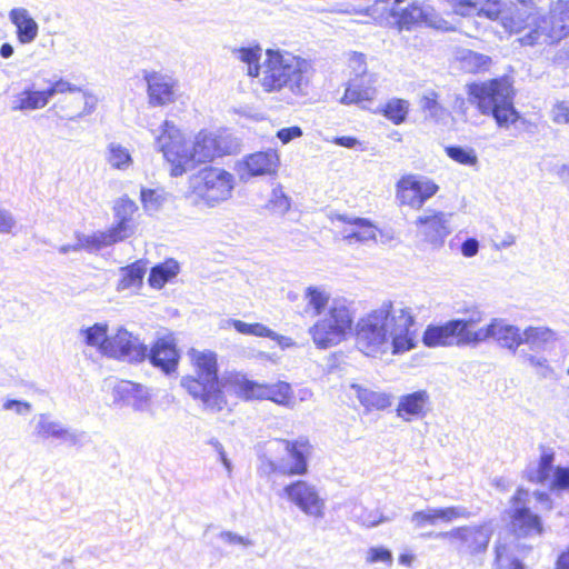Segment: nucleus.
I'll use <instances>...</instances> for the list:
<instances>
[{
    "label": "nucleus",
    "mask_w": 569,
    "mask_h": 569,
    "mask_svg": "<svg viewBox=\"0 0 569 569\" xmlns=\"http://www.w3.org/2000/svg\"><path fill=\"white\" fill-rule=\"evenodd\" d=\"M288 499L306 515L322 518L325 501L319 497L315 486L303 480L295 481L284 487Z\"/></svg>",
    "instance_id": "obj_15"
},
{
    "label": "nucleus",
    "mask_w": 569,
    "mask_h": 569,
    "mask_svg": "<svg viewBox=\"0 0 569 569\" xmlns=\"http://www.w3.org/2000/svg\"><path fill=\"white\" fill-rule=\"evenodd\" d=\"M76 238L78 240V247L80 250H87L90 252L98 251L103 247H108L121 241L117 238L111 229L93 234H77Z\"/></svg>",
    "instance_id": "obj_32"
},
{
    "label": "nucleus",
    "mask_w": 569,
    "mask_h": 569,
    "mask_svg": "<svg viewBox=\"0 0 569 569\" xmlns=\"http://www.w3.org/2000/svg\"><path fill=\"white\" fill-rule=\"evenodd\" d=\"M154 143L170 164L173 177L192 170L197 163L210 162L229 152L223 137L206 130L196 136L191 147L187 146L180 130L168 120L161 126V133L154 136Z\"/></svg>",
    "instance_id": "obj_2"
},
{
    "label": "nucleus",
    "mask_w": 569,
    "mask_h": 569,
    "mask_svg": "<svg viewBox=\"0 0 569 569\" xmlns=\"http://www.w3.org/2000/svg\"><path fill=\"white\" fill-rule=\"evenodd\" d=\"M81 93V100L83 101V109L74 114H64L66 118H68L69 120H77L83 116H88V114H91L94 110H96V107H97V98L89 93L88 91H84L82 89V92Z\"/></svg>",
    "instance_id": "obj_51"
},
{
    "label": "nucleus",
    "mask_w": 569,
    "mask_h": 569,
    "mask_svg": "<svg viewBox=\"0 0 569 569\" xmlns=\"http://www.w3.org/2000/svg\"><path fill=\"white\" fill-rule=\"evenodd\" d=\"M555 455L551 451H543L538 467L527 471L528 479L532 482L545 483L549 477L553 467Z\"/></svg>",
    "instance_id": "obj_36"
},
{
    "label": "nucleus",
    "mask_w": 569,
    "mask_h": 569,
    "mask_svg": "<svg viewBox=\"0 0 569 569\" xmlns=\"http://www.w3.org/2000/svg\"><path fill=\"white\" fill-rule=\"evenodd\" d=\"M141 202L146 210H158L161 206V196L152 189H141Z\"/></svg>",
    "instance_id": "obj_56"
},
{
    "label": "nucleus",
    "mask_w": 569,
    "mask_h": 569,
    "mask_svg": "<svg viewBox=\"0 0 569 569\" xmlns=\"http://www.w3.org/2000/svg\"><path fill=\"white\" fill-rule=\"evenodd\" d=\"M147 358L151 365L159 368L166 375L173 372L178 366L179 353L171 337H163L156 341Z\"/></svg>",
    "instance_id": "obj_21"
},
{
    "label": "nucleus",
    "mask_w": 569,
    "mask_h": 569,
    "mask_svg": "<svg viewBox=\"0 0 569 569\" xmlns=\"http://www.w3.org/2000/svg\"><path fill=\"white\" fill-rule=\"evenodd\" d=\"M238 397L244 400H271L278 405L287 406L292 396L291 386L288 382L279 381L272 385L258 383L241 375L230 378Z\"/></svg>",
    "instance_id": "obj_10"
},
{
    "label": "nucleus",
    "mask_w": 569,
    "mask_h": 569,
    "mask_svg": "<svg viewBox=\"0 0 569 569\" xmlns=\"http://www.w3.org/2000/svg\"><path fill=\"white\" fill-rule=\"evenodd\" d=\"M551 113L553 122L569 124V106L566 102H558L555 104Z\"/></svg>",
    "instance_id": "obj_61"
},
{
    "label": "nucleus",
    "mask_w": 569,
    "mask_h": 569,
    "mask_svg": "<svg viewBox=\"0 0 569 569\" xmlns=\"http://www.w3.org/2000/svg\"><path fill=\"white\" fill-rule=\"evenodd\" d=\"M476 338L481 342L492 338L501 348L508 349L513 355L522 345L520 328L498 318L492 319L485 327V331L478 333Z\"/></svg>",
    "instance_id": "obj_17"
},
{
    "label": "nucleus",
    "mask_w": 569,
    "mask_h": 569,
    "mask_svg": "<svg viewBox=\"0 0 569 569\" xmlns=\"http://www.w3.org/2000/svg\"><path fill=\"white\" fill-rule=\"evenodd\" d=\"M17 224L13 214L0 207V233H11Z\"/></svg>",
    "instance_id": "obj_59"
},
{
    "label": "nucleus",
    "mask_w": 569,
    "mask_h": 569,
    "mask_svg": "<svg viewBox=\"0 0 569 569\" xmlns=\"http://www.w3.org/2000/svg\"><path fill=\"white\" fill-rule=\"evenodd\" d=\"M493 530L489 523L456 527L435 536L448 540L461 556L477 557L486 553Z\"/></svg>",
    "instance_id": "obj_9"
},
{
    "label": "nucleus",
    "mask_w": 569,
    "mask_h": 569,
    "mask_svg": "<svg viewBox=\"0 0 569 569\" xmlns=\"http://www.w3.org/2000/svg\"><path fill=\"white\" fill-rule=\"evenodd\" d=\"M429 403V395L426 390H418L400 398L397 413L399 417L410 420V417L425 415V408Z\"/></svg>",
    "instance_id": "obj_27"
},
{
    "label": "nucleus",
    "mask_w": 569,
    "mask_h": 569,
    "mask_svg": "<svg viewBox=\"0 0 569 569\" xmlns=\"http://www.w3.org/2000/svg\"><path fill=\"white\" fill-rule=\"evenodd\" d=\"M410 521L416 529H421L426 526H435L440 521L438 508H427L425 510L415 511Z\"/></svg>",
    "instance_id": "obj_44"
},
{
    "label": "nucleus",
    "mask_w": 569,
    "mask_h": 569,
    "mask_svg": "<svg viewBox=\"0 0 569 569\" xmlns=\"http://www.w3.org/2000/svg\"><path fill=\"white\" fill-rule=\"evenodd\" d=\"M356 397L367 410H385L391 405V397L388 393L371 390L359 385H352Z\"/></svg>",
    "instance_id": "obj_31"
},
{
    "label": "nucleus",
    "mask_w": 569,
    "mask_h": 569,
    "mask_svg": "<svg viewBox=\"0 0 569 569\" xmlns=\"http://www.w3.org/2000/svg\"><path fill=\"white\" fill-rule=\"evenodd\" d=\"M271 445L282 446L283 450L289 455L291 462H284L281 469L283 476H302L308 472V458L311 455L312 446L307 438H298L296 440H274Z\"/></svg>",
    "instance_id": "obj_16"
},
{
    "label": "nucleus",
    "mask_w": 569,
    "mask_h": 569,
    "mask_svg": "<svg viewBox=\"0 0 569 569\" xmlns=\"http://www.w3.org/2000/svg\"><path fill=\"white\" fill-rule=\"evenodd\" d=\"M415 318L409 309L386 301L356 325L357 348L366 355L402 353L416 347Z\"/></svg>",
    "instance_id": "obj_1"
},
{
    "label": "nucleus",
    "mask_w": 569,
    "mask_h": 569,
    "mask_svg": "<svg viewBox=\"0 0 569 569\" xmlns=\"http://www.w3.org/2000/svg\"><path fill=\"white\" fill-rule=\"evenodd\" d=\"M34 435L43 440L57 439L77 446L84 432L70 429L60 421L52 420L48 413H40L36 417Z\"/></svg>",
    "instance_id": "obj_19"
},
{
    "label": "nucleus",
    "mask_w": 569,
    "mask_h": 569,
    "mask_svg": "<svg viewBox=\"0 0 569 569\" xmlns=\"http://www.w3.org/2000/svg\"><path fill=\"white\" fill-rule=\"evenodd\" d=\"M104 356L128 362H140L147 358V346L124 328L110 336Z\"/></svg>",
    "instance_id": "obj_12"
},
{
    "label": "nucleus",
    "mask_w": 569,
    "mask_h": 569,
    "mask_svg": "<svg viewBox=\"0 0 569 569\" xmlns=\"http://www.w3.org/2000/svg\"><path fill=\"white\" fill-rule=\"evenodd\" d=\"M279 166L277 151H260L248 156L244 160V167L249 176H264L274 173Z\"/></svg>",
    "instance_id": "obj_26"
},
{
    "label": "nucleus",
    "mask_w": 569,
    "mask_h": 569,
    "mask_svg": "<svg viewBox=\"0 0 569 569\" xmlns=\"http://www.w3.org/2000/svg\"><path fill=\"white\" fill-rule=\"evenodd\" d=\"M261 71L262 86L268 90L288 88L297 94H307L312 69L310 63L291 53L267 50Z\"/></svg>",
    "instance_id": "obj_4"
},
{
    "label": "nucleus",
    "mask_w": 569,
    "mask_h": 569,
    "mask_svg": "<svg viewBox=\"0 0 569 569\" xmlns=\"http://www.w3.org/2000/svg\"><path fill=\"white\" fill-rule=\"evenodd\" d=\"M9 20L17 29L16 33L20 43H31L38 37L39 26L26 8L11 9Z\"/></svg>",
    "instance_id": "obj_24"
},
{
    "label": "nucleus",
    "mask_w": 569,
    "mask_h": 569,
    "mask_svg": "<svg viewBox=\"0 0 569 569\" xmlns=\"http://www.w3.org/2000/svg\"><path fill=\"white\" fill-rule=\"evenodd\" d=\"M193 361L196 376L182 378L181 386L194 399H200L207 408L222 410L226 401L218 379L216 353L197 352L193 355Z\"/></svg>",
    "instance_id": "obj_5"
},
{
    "label": "nucleus",
    "mask_w": 569,
    "mask_h": 569,
    "mask_svg": "<svg viewBox=\"0 0 569 569\" xmlns=\"http://www.w3.org/2000/svg\"><path fill=\"white\" fill-rule=\"evenodd\" d=\"M2 409L12 410L19 416H24L32 411V405L23 400L7 399L2 405Z\"/></svg>",
    "instance_id": "obj_58"
},
{
    "label": "nucleus",
    "mask_w": 569,
    "mask_h": 569,
    "mask_svg": "<svg viewBox=\"0 0 569 569\" xmlns=\"http://www.w3.org/2000/svg\"><path fill=\"white\" fill-rule=\"evenodd\" d=\"M383 112L389 120L399 124L406 120L408 103L401 99H393L386 104Z\"/></svg>",
    "instance_id": "obj_46"
},
{
    "label": "nucleus",
    "mask_w": 569,
    "mask_h": 569,
    "mask_svg": "<svg viewBox=\"0 0 569 569\" xmlns=\"http://www.w3.org/2000/svg\"><path fill=\"white\" fill-rule=\"evenodd\" d=\"M438 189L439 187L427 178L407 176L397 183V199L401 204L420 209Z\"/></svg>",
    "instance_id": "obj_13"
},
{
    "label": "nucleus",
    "mask_w": 569,
    "mask_h": 569,
    "mask_svg": "<svg viewBox=\"0 0 569 569\" xmlns=\"http://www.w3.org/2000/svg\"><path fill=\"white\" fill-rule=\"evenodd\" d=\"M258 473L260 476H270L272 473H280L281 469L284 468V462L277 463L266 455L259 456Z\"/></svg>",
    "instance_id": "obj_54"
},
{
    "label": "nucleus",
    "mask_w": 569,
    "mask_h": 569,
    "mask_svg": "<svg viewBox=\"0 0 569 569\" xmlns=\"http://www.w3.org/2000/svg\"><path fill=\"white\" fill-rule=\"evenodd\" d=\"M231 323L233 328L242 335L266 337L271 339H274L277 336L274 331L262 323H247L241 320H232Z\"/></svg>",
    "instance_id": "obj_41"
},
{
    "label": "nucleus",
    "mask_w": 569,
    "mask_h": 569,
    "mask_svg": "<svg viewBox=\"0 0 569 569\" xmlns=\"http://www.w3.org/2000/svg\"><path fill=\"white\" fill-rule=\"evenodd\" d=\"M551 490H569V467H556L550 485Z\"/></svg>",
    "instance_id": "obj_52"
},
{
    "label": "nucleus",
    "mask_w": 569,
    "mask_h": 569,
    "mask_svg": "<svg viewBox=\"0 0 569 569\" xmlns=\"http://www.w3.org/2000/svg\"><path fill=\"white\" fill-rule=\"evenodd\" d=\"M569 3L558 11L553 9L550 16L543 17L537 23L536 28L530 29L522 38L525 44L533 46L536 43H553L560 41L569 34Z\"/></svg>",
    "instance_id": "obj_11"
},
{
    "label": "nucleus",
    "mask_w": 569,
    "mask_h": 569,
    "mask_svg": "<svg viewBox=\"0 0 569 569\" xmlns=\"http://www.w3.org/2000/svg\"><path fill=\"white\" fill-rule=\"evenodd\" d=\"M468 94L478 110L485 116H491L499 128H508L520 117L513 104V83L507 76L471 83Z\"/></svg>",
    "instance_id": "obj_3"
},
{
    "label": "nucleus",
    "mask_w": 569,
    "mask_h": 569,
    "mask_svg": "<svg viewBox=\"0 0 569 569\" xmlns=\"http://www.w3.org/2000/svg\"><path fill=\"white\" fill-rule=\"evenodd\" d=\"M483 320V312L472 309L467 317L452 319L440 326H428L423 332L422 341L427 347L438 346H477L481 342L476 336L485 331V327L476 329Z\"/></svg>",
    "instance_id": "obj_6"
},
{
    "label": "nucleus",
    "mask_w": 569,
    "mask_h": 569,
    "mask_svg": "<svg viewBox=\"0 0 569 569\" xmlns=\"http://www.w3.org/2000/svg\"><path fill=\"white\" fill-rule=\"evenodd\" d=\"M146 268L139 262L122 269V278L119 280L118 290L137 288L142 284Z\"/></svg>",
    "instance_id": "obj_37"
},
{
    "label": "nucleus",
    "mask_w": 569,
    "mask_h": 569,
    "mask_svg": "<svg viewBox=\"0 0 569 569\" xmlns=\"http://www.w3.org/2000/svg\"><path fill=\"white\" fill-rule=\"evenodd\" d=\"M455 3L456 12L462 16L471 14V10L478 9L480 0H451Z\"/></svg>",
    "instance_id": "obj_63"
},
{
    "label": "nucleus",
    "mask_w": 569,
    "mask_h": 569,
    "mask_svg": "<svg viewBox=\"0 0 569 569\" xmlns=\"http://www.w3.org/2000/svg\"><path fill=\"white\" fill-rule=\"evenodd\" d=\"M375 82L376 78L373 74L362 78H350L341 102L360 103L373 100L376 96Z\"/></svg>",
    "instance_id": "obj_25"
},
{
    "label": "nucleus",
    "mask_w": 569,
    "mask_h": 569,
    "mask_svg": "<svg viewBox=\"0 0 569 569\" xmlns=\"http://www.w3.org/2000/svg\"><path fill=\"white\" fill-rule=\"evenodd\" d=\"M149 101L152 106H164L174 100L173 81L171 78L153 72L146 76Z\"/></svg>",
    "instance_id": "obj_23"
},
{
    "label": "nucleus",
    "mask_w": 569,
    "mask_h": 569,
    "mask_svg": "<svg viewBox=\"0 0 569 569\" xmlns=\"http://www.w3.org/2000/svg\"><path fill=\"white\" fill-rule=\"evenodd\" d=\"M302 136V130L298 126L282 128L277 132V137L283 144L289 143L291 140Z\"/></svg>",
    "instance_id": "obj_62"
},
{
    "label": "nucleus",
    "mask_w": 569,
    "mask_h": 569,
    "mask_svg": "<svg viewBox=\"0 0 569 569\" xmlns=\"http://www.w3.org/2000/svg\"><path fill=\"white\" fill-rule=\"evenodd\" d=\"M471 13H477L479 17H486L490 20H498L502 13L501 0H480L478 9L471 10Z\"/></svg>",
    "instance_id": "obj_47"
},
{
    "label": "nucleus",
    "mask_w": 569,
    "mask_h": 569,
    "mask_svg": "<svg viewBox=\"0 0 569 569\" xmlns=\"http://www.w3.org/2000/svg\"><path fill=\"white\" fill-rule=\"evenodd\" d=\"M49 97L46 90L24 89L16 94L12 103V111H30L46 107L49 102Z\"/></svg>",
    "instance_id": "obj_28"
},
{
    "label": "nucleus",
    "mask_w": 569,
    "mask_h": 569,
    "mask_svg": "<svg viewBox=\"0 0 569 569\" xmlns=\"http://www.w3.org/2000/svg\"><path fill=\"white\" fill-rule=\"evenodd\" d=\"M339 221L350 224V231H346L345 239L357 242H363L375 238V231L371 223L363 218H349L345 214L337 217Z\"/></svg>",
    "instance_id": "obj_30"
},
{
    "label": "nucleus",
    "mask_w": 569,
    "mask_h": 569,
    "mask_svg": "<svg viewBox=\"0 0 569 569\" xmlns=\"http://www.w3.org/2000/svg\"><path fill=\"white\" fill-rule=\"evenodd\" d=\"M421 108L428 112V116L435 120L441 119L446 114L445 108L437 101V93L431 92L421 99Z\"/></svg>",
    "instance_id": "obj_49"
},
{
    "label": "nucleus",
    "mask_w": 569,
    "mask_h": 569,
    "mask_svg": "<svg viewBox=\"0 0 569 569\" xmlns=\"http://www.w3.org/2000/svg\"><path fill=\"white\" fill-rule=\"evenodd\" d=\"M392 16H398V24L400 29L410 30L417 24L423 22L426 16L423 10L418 6H410L403 9L400 13L392 10Z\"/></svg>",
    "instance_id": "obj_38"
},
{
    "label": "nucleus",
    "mask_w": 569,
    "mask_h": 569,
    "mask_svg": "<svg viewBox=\"0 0 569 569\" xmlns=\"http://www.w3.org/2000/svg\"><path fill=\"white\" fill-rule=\"evenodd\" d=\"M188 184L189 197L194 202L216 207L231 197L234 178L224 169L207 166L190 176Z\"/></svg>",
    "instance_id": "obj_7"
},
{
    "label": "nucleus",
    "mask_w": 569,
    "mask_h": 569,
    "mask_svg": "<svg viewBox=\"0 0 569 569\" xmlns=\"http://www.w3.org/2000/svg\"><path fill=\"white\" fill-rule=\"evenodd\" d=\"M440 521L449 523L457 519H469L471 512L462 506H451L446 508H438Z\"/></svg>",
    "instance_id": "obj_48"
},
{
    "label": "nucleus",
    "mask_w": 569,
    "mask_h": 569,
    "mask_svg": "<svg viewBox=\"0 0 569 569\" xmlns=\"http://www.w3.org/2000/svg\"><path fill=\"white\" fill-rule=\"evenodd\" d=\"M367 561L370 563L375 562H392V553L389 549L383 547H372L368 550Z\"/></svg>",
    "instance_id": "obj_57"
},
{
    "label": "nucleus",
    "mask_w": 569,
    "mask_h": 569,
    "mask_svg": "<svg viewBox=\"0 0 569 569\" xmlns=\"http://www.w3.org/2000/svg\"><path fill=\"white\" fill-rule=\"evenodd\" d=\"M463 67L469 72L485 71L491 64V58L489 56L468 50L461 57Z\"/></svg>",
    "instance_id": "obj_39"
},
{
    "label": "nucleus",
    "mask_w": 569,
    "mask_h": 569,
    "mask_svg": "<svg viewBox=\"0 0 569 569\" xmlns=\"http://www.w3.org/2000/svg\"><path fill=\"white\" fill-rule=\"evenodd\" d=\"M80 335L84 342L90 347H96L102 355L108 348L110 336L108 335L107 323H94L91 327L82 328Z\"/></svg>",
    "instance_id": "obj_35"
},
{
    "label": "nucleus",
    "mask_w": 569,
    "mask_h": 569,
    "mask_svg": "<svg viewBox=\"0 0 569 569\" xmlns=\"http://www.w3.org/2000/svg\"><path fill=\"white\" fill-rule=\"evenodd\" d=\"M108 161L116 169H126L131 163V156L122 146L110 143Z\"/></svg>",
    "instance_id": "obj_45"
},
{
    "label": "nucleus",
    "mask_w": 569,
    "mask_h": 569,
    "mask_svg": "<svg viewBox=\"0 0 569 569\" xmlns=\"http://www.w3.org/2000/svg\"><path fill=\"white\" fill-rule=\"evenodd\" d=\"M528 491L518 489L512 497V516L511 527L518 537L539 536L542 532V523L540 517L525 506Z\"/></svg>",
    "instance_id": "obj_14"
},
{
    "label": "nucleus",
    "mask_w": 569,
    "mask_h": 569,
    "mask_svg": "<svg viewBox=\"0 0 569 569\" xmlns=\"http://www.w3.org/2000/svg\"><path fill=\"white\" fill-rule=\"evenodd\" d=\"M47 96L49 97V100L53 98L56 94L59 93H74V92H82V88L78 87L76 84H72L68 80L63 78H59L58 80L53 81L52 84L46 89Z\"/></svg>",
    "instance_id": "obj_50"
},
{
    "label": "nucleus",
    "mask_w": 569,
    "mask_h": 569,
    "mask_svg": "<svg viewBox=\"0 0 569 569\" xmlns=\"http://www.w3.org/2000/svg\"><path fill=\"white\" fill-rule=\"evenodd\" d=\"M260 56V48H242L239 50V59L248 64V73L251 77H259L261 74L262 67L259 64Z\"/></svg>",
    "instance_id": "obj_43"
},
{
    "label": "nucleus",
    "mask_w": 569,
    "mask_h": 569,
    "mask_svg": "<svg viewBox=\"0 0 569 569\" xmlns=\"http://www.w3.org/2000/svg\"><path fill=\"white\" fill-rule=\"evenodd\" d=\"M361 512L359 515H356L358 520L362 526H366L368 528H372L378 526L381 522L389 521L388 518H385L381 512L378 510L375 511H367L365 509L360 510Z\"/></svg>",
    "instance_id": "obj_55"
},
{
    "label": "nucleus",
    "mask_w": 569,
    "mask_h": 569,
    "mask_svg": "<svg viewBox=\"0 0 569 569\" xmlns=\"http://www.w3.org/2000/svg\"><path fill=\"white\" fill-rule=\"evenodd\" d=\"M113 401L131 407L133 411L146 412L151 407V395L144 386L122 380L113 388Z\"/></svg>",
    "instance_id": "obj_18"
},
{
    "label": "nucleus",
    "mask_w": 569,
    "mask_h": 569,
    "mask_svg": "<svg viewBox=\"0 0 569 569\" xmlns=\"http://www.w3.org/2000/svg\"><path fill=\"white\" fill-rule=\"evenodd\" d=\"M219 538L228 545H242L244 547L253 546V542L250 539L232 531H221L219 533Z\"/></svg>",
    "instance_id": "obj_60"
},
{
    "label": "nucleus",
    "mask_w": 569,
    "mask_h": 569,
    "mask_svg": "<svg viewBox=\"0 0 569 569\" xmlns=\"http://www.w3.org/2000/svg\"><path fill=\"white\" fill-rule=\"evenodd\" d=\"M520 357L523 358L531 367L540 368L546 371H551L548 360L545 357H538L536 355H530L525 351L520 353Z\"/></svg>",
    "instance_id": "obj_64"
},
{
    "label": "nucleus",
    "mask_w": 569,
    "mask_h": 569,
    "mask_svg": "<svg viewBox=\"0 0 569 569\" xmlns=\"http://www.w3.org/2000/svg\"><path fill=\"white\" fill-rule=\"evenodd\" d=\"M349 68L352 70V78L367 77L366 57L362 53L353 52L349 58Z\"/></svg>",
    "instance_id": "obj_53"
},
{
    "label": "nucleus",
    "mask_w": 569,
    "mask_h": 569,
    "mask_svg": "<svg viewBox=\"0 0 569 569\" xmlns=\"http://www.w3.org/2000/svg\"><path fill=\"white\" fill-rule=\"evenodd\" d=\"M291 207V199L283 192L279 186L272 189L271 196L267 203V209L274 214L283 216Z\"/></svg>",
    "instance_id": "obj_40"
},
{
    "label": "nucleus",
    "mask_w": 569,
    "mask_h": 569,
    "mask_svg": "<svg viewBox=\"0 0 569 569\" xmlns=\"http://www.w3.org/2000/svg\"><path fill=\"white\" fill-rule=\"evenodd\" d=\"M353 311L345 299H335L328 312L309 328L315 345L320 349L337 346L351 331Z\"/></svg>",
    "instance_id": "obj_8"
},
{
    "label": "nucleus",
    "mask_w": 569,
    "mask_h": 569,
    "mask_svg": "<svg viewBox=\"0 0 569 569\" xmlns=\"http://www.w3.org/2000/svg\"><path fill=\"white\" fill-rule=\"evenodd\" d=\"M179 272V263L173 259H168L163 263L151 268L148 281L152 288L160 289L168 281L174 278Z\"/></svg>",
    "instance_id": "obj_34"
},
{
    "label": "nucleus",
    "mask_w": 569,
    "mask_h": 569,
    "mask_svg": "<svg viewBox=\"0 0 569 569\" xmlns=\"http://www.w3.org/2000/svg\"><path fill=\"white\" fill-rule=\"evenodd\" d=\"M138 207L128 196L119 198L113 206L117 223L110 229L121 241L133 234L132 216Z\"/></svg>",
    "instance_id": "obj_22"
},
{
    "label": "nucleus",
    "mask_w": 569,
    "mask_h": 569,
    "mask_svg": "<svg viewBox=\"0 0 569 569\" xmlns=\"http://www.w3.org/2000/svg\"><path fill=\"white\" fill-rule=\"evenodd\" d=\"M303 298L307 301L303 315L307 317L320 316L329 303V295L318 287H308Z\"/></svg>",
    "instance_id": "obj_33"
},
{
    "label": "nucleus",
    "mask_w": 569,
    "mask_h": 569,
    "mask_svg": "<svg viewBox=\"0 0 569 569\" xmlns=\"http://www.w3.org/2000/svg\"><path fill=\"white\" fill-rule=\"evenodd\" d=\"M555 332L547 327L529 326L522 331V345H527L531 351H545L555 341Z\"/></svg>",
    "instance_id": "obj_29"
},
{
    "label": "nucleus",
    "mask_w": 569,
    "mask_h": 569,
    "mask_svg": "<svg viewBox=\"0 0 569 569\" xmlns=\"http://www.w3.org/2000/svg\"><path fill=\"white\" fill-rule=\"evenodd\" d=\"M446 153L453 161L465 166H473L478 162V157L471 148L449 146L446 148Z\"/></svg>",
    "instance_id": "obj_42"
},
{
    "label": "nucleus",
    "mask_w": 569,
    "mask_h": 569,
    "mask_svg": "<svg viewBox=\"0 0 569 569\" xmlns=\"http://www.w3.org/2000/svg\"><path fill=\"white\" fill-rule=\"evenodd\" d=\"M451 214L438 211H427L418 217L416 224L423 234L425 240L441 246L450 233L449 221Z\"/></svg>",
    "instance_id": "obj_20"
}]
</instances>
